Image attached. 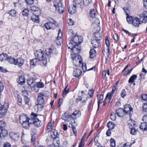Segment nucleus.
<instances>
[{
    "label": "nucleus",
    "instance_id": "obj_1",
    "mask_svg": "<svg viewBox=\"0 0 147 147\" xmlns=\"http://www.w3.org/2000/svg\"><path fill=\"white\" fill-rule=\"evenodd\" d=\"M53 50L51 49H47L46 50L45 54L44 53V52L41 50H38L36 51L35 55L36 58L38 61L43 60V64L46 66L47 64V58L49 59L51 57L50 55L52 52Z\"/></svg>",
    "mask_w": 147,
    "mask_h": 147
},
{
    "label": "nucleus",
    "instance_id": "obj_2",
    "mask_svg": "<svg viewBox=\"0 0 147 147\" xmlns=\"http://www.w3.org/2000/svg\"><path fill=\"white\" fill-rule=\"evenodd\" d=\"M83 37L82 36H78L76 35L72 37L71 40L69 42L67 45L68 48H71L73 45H78V44L80 43L83 41Z\"/></svg>",
    "mask_w": 147,
    "mask_h": 147
},
{
    "label": "nucleus",
    "instance_id": "obj_3",
    "mask_svg": "<svg viewBox=\"0 0 147 147\" xmlns=\"http://www.w3.org/2000/svg\"><path fill=\"white\" fill-rule=\"evenodd\" d=\"M37 114L32 112L31 114L30 121L32 122L34 125L37 127H39L41 125V121L37 118Z\"/></svg>",
    "mask_w": 147,
    "mask_h": 147
},
{
    "label": "nucleus",
    "instance_id": "obj_4",
    "mask_svg": "<svg viewBox=\"0 0 147 147\" xmlns=\"http://www.w3.org/2000/svg\"><path fill=\"white\" fill-rule=\"evenodd\" d=\"M38 104L36 105L38 110H41L43 107V104L45 102L44 97L43 95L39 93L38 94V98L37 99Z\"/></svg>",
    "mask_w": 147,
    "mask_h": 147
},
{
    "label": "nucleus",
    "instance_id": "obj_5",
    "mask_svg": "<svg viewBox=\"0 0 147 147\" xmlns=\"http://www.w3.org/2000/svg\"><path fill=\"white\" fill-rule=\"evenodd\" d=\"M53 6L58 10L59 13H62L64 10V8L62 5L61 2L60 0H54Z\"/></svg>",
    "mask_w": 147,
    "mask_h": 147
},
{
    "label": "nucleus",
    "instance_id": "obj_6",
    "mask_svg": "<svg viewBox=\"0 0 147 147\" xmlns=\"http://www.w3.org/2000/svg\"><path fill=\"white\" fill-rule=\"evenodd\" d=\"M8 105L7 103H5L3 106L0 103V118L3 117L5 115V113L7 111L8 108Z\"/></svg>",
    "mask_w": 147,
    "mask_h": 147
},
{
    "label": "nucleus",
    "instance_id": "obj_7",
    "mask_svg": "<svg viewBox=\"0 0 147 147\" xmlns=\"http://www.w3.org/2000/svg\"><path fill=\"white\" fill-rule=\"evenodd\" d=\"M74 55V54H71V57L73 58V63L75 66H78V64L80 66V64H81L82 63V61L80 60L81 59V56L80 55H75L73 57V56Z\"/></svg>",
    "mask_w": 147,
    "mask_h": 147
},
{
    "label": "nucleus",
    "instance_id": "obj_8",
    "mask_svg": "<svg viewBox=\"0 0 147 147\" xmlns=\"http://www.w3.org/2000/svg\"><path fill=\"white\" fill-rule=\"evenodd\" d=\"M68 49H70L71 51H73V52L74 54H73L74 55V56H73V57L75 55H77L79 54L80 51V48L77 45H73V46H72V47H71V48Z\"/></svg>",
    "mask_w": 147,
    "mask_h": 147
},
{
    "label": "nucleus",
    "instance_id": "obj_9",
    "mask_svg": "<svg viewBox=\"0 0 147 147\" xmlns=\"http://www.w3.org/2000/svg\"><path fill=\"white\" fill-rule=\"evenodd\" d=\"M132 110L131 106L129 104H127L125 105L124 110H123L125 113H129L130 117L132 113Z\"/></svg>",
    "mask_w": 147,
    "mask_h": 147
},
{
    "label": "nucleus",
    "instance_id": "obj_10",
    "mask_svg": "<svg viewBox=\"0 0 147 147\" xmlns=\"http://www.w3.org/2000/svg\"><path fill=\"white\" fill-rule=\"evenodd\" d=\"M54 25L55 26L57 25V22L53 19H52L50 22H47L44 25L45 27L47 29H50L52 27V24Z\"/></svg>",
    "mask_w": 147,
    "mask_h": 147
},
{
    "label": "nucleus",
    "instance_id": "obj_11",
    "mask_svg": "<svg viewBox=\"0 0 147 147\" xmlns=\"http://www.w3.org/2000/svg\"><path fill=\"white\" fill-rule=\"evenodd\" d=\"M140 20L142 22L145 23L147 22V11H144L140 15Z\"/></svg>",
    "mask_w": 147,
    "mask_h": 147
},
{
    "label": "nucleus",
    "instance_id": "obj_12",
    "mask_svg": "<svg viewBox=\"0 0 147 147\" xmlns=\"http://www.w3.org/2000/svg\"><path fill=\"white\" fill-rule=\"evenodd\" d=\"M31 12L33 14L40 15L41 13V11L37 7L33 6L30 7Z\"/></svg>",
    "mask_w": 147,
    "mask_h": 147
},
{
    "label": "nucleus",
    "instance_id": "obj_13",
    "mask_svg": "<svg viewBox=\"0 0 147 147\" xmlns=\"http://www.w3.org/2000/svg\"><path fill=\"white\" fill-rule=\"evenodd\" d=\"M9 136L11 139L16 141L18 140L20 136V135L18 133H15L14 132L10 133Z\"/></svg>",
    "mask_w": 147,
    "mask_h": 147
},
{
    "label": "nucleus",
    "instance_id": "obj_14",
    "mask_svg": "<svg viewBox=\"0 0 147 147\" xmlns=\"http://www.w3.org/2000/svg\"><path fill=\"white\" fill-rule=\"evenodd\" d=\"M132 24L133 26L135 27H139V25L140 24L142 21L140 20V19L136 17L134 18L133 20Z\"/></svg>",
    "mask_w": 147,
    "mask_h": 147
},
{
    "label": "nucleus",
    "instance_id": "obj_15",
    "mask_svg": "<svg viewBox=\"0 0 147 147\" xmlns=\"http://www.w3.org/2000/svg\"><path fill=\"white\" fill-rule=\"evenodd\" d=\"M76 7L74 4L70 6L68 9L69 13L71 14H74L76 11Z\"/></svg>",
    "mask_w": 147,
    "mask_h": 147
},
{
    "label": "nucleus",
    "instance_id": "obj_16",
    "mask_svg": "<svg viewBox=\"0 0 147 147\" xmlns=\"http://www.w3.org/2000/svg\"><path fill=\"white\" fill-rule=\"evenodd\" d=\"M81 115V112L78 110L75 111L71 115V117L73 120L79 117Z\"/></svg>",
    "mask_w": 147,
    "mask_h": 147
},
{
    "label": "nucleus",
    "instance_id": "obj_17",
    "mask_svg": "<svg viewBox=\"0 0 147 147\" xmlns=\"http://www.w3.org/2000/svg\"><path fill=\"white\" fill-rule=\"evenodd\" d=\"M30 119L26 122H24L21 123L22 126L25 128L26 129H28L29 128L30 125L32 124V122L30 121Z\"/></svg>",
    "mask_w": 147,
    "mask_h": 147
},
{
    "label": "nucleus",
    "instance_id": "obj_18",
    "mask_svg": "<svg viewBox=\"0 0 147 147\" xmlns=\"http://www.w3.org/2000/svg\"><path fill=\"white\" fill-rule=\"evenodd\" d=\"M24 61L23 59L21 57L18 58L16 61V64L15 65H17L19 67H21L24 64Z\"/></svg>",
    "mask_w": 147,
    "mask_h": 147
},
{
    "label": "nucleus",
    "instance_id": "obj_19",
    "mask_svg": "<svg viewBox=\"0 0 147 147\" xmlns=\"http://www.w3.org/2000/svg\"><path fill=\"white\" fill-rule=\"evenodd\" d=\"M116 113L118 116L120 117H123L125 115L123 110L121 108L117 109L116 110Z\"/></svg>",
    "mask_w": 147,
    "mask_h": 147
},
{
    "label": "nucleus",
    "instance_id": "obj_20",
    "mask_svg": "<svg viewBox=\"0 0 147 147\" xmlns=\"http://www.w3.org/2000/svg\"><path fill=\"white\" fill-rule=\"evenodd\" d=\"M19 119L20 123H21L23 122H26V121L29 120L30 118L27 117L26 115L23 114L20 116Z\"/></svg>",
    "mask_w": 147,
    "mask_h": 147
},
{
    "label": "nucleus",
    "instance_id": "obj_21",
    "mask_svg": "<svg viewBox=\"0 0 147 147\" xmlns=\"http://www.w3.org/2000/svg\"><path fill=\"white\" fill-rule=\"evenodd\" d=\"M91 43L94 48H96L98 47L99 46V39H95L93 40H92Z\"/></svg>",
    "mask_w": 147,
    "mask_h": 147
},
{
    "label": "nucleus",
    "instance_id": "obj_22",
    "mask_svg": "<svg viewBox=\"0 0 147 147\" xmlns=\"http://www.w3.org/2000/svg\"><path fill=\"white\" fill-rule=\"evenodd\" d=\"M82 71L78 69H76L73 71V75L74 77L78 78L81 74Z\"/></svg>",
    "mask_w": 147,
    "mask_h": 147
},
{
    "label": "nucleus",
    "instance_id": "obj_23",
    "mask_svg": "<svg viewBox=\"0 0 147 147\" xmlns=\"http://www.w3.org/2000/svg\"><path fill=\"white\" fill-rule=\"evenodd\" d=\"M92 0H83L82 4L80 5V8H83L84 6H88L90 4Z\"/></svg>",
    "mask_w": 147,
    "mask_h": 147
},
{
    "label": "nucleus",
    "instance_id": "obj_24",
    "mask_svg": "<svg viewBox=\"0 0 147 147\" xmlns=\"http://www.w3.org/2000/svg\"><path fill=\"white\" fill-rule=\"evenodd\" d=\"M128 127L129 128H135L136 127L135 122L132 119L129 120L128 121Z\"/></svg>",
    "mask_w": 147,
    "mask_h": 147
},
{
    "label": "nucleus",
    "instance_id": "obj_25",
    "mask_svg": "<svg viewBox=\"0 0 147 147\" xmlns=\"http://www.w3.org/2000/svg\"><path fill=\"white\" fill-rule=\"evenodd\" d=\"M17 80L20 84H22L25 82V77L24 76H20Z\"/></svg>",
    "mask_w": 147,
    "mask_h": 147
},
{
    "label": "nucleus",
    "instance_id": "obj_26",
    "mask_svg": "<svg viewBox=\"0 0 147 147\" xmlns=\"http://www.w3.org/2000/svg\"><path fill=\"white\" fill-rule=\"evenodd\" d=\"M7 61H8V62L11 63L15 64H16V60L13 57L11 56H8Z\"/></svg>",
    "mask_w": 147,
    "mask_h": 147
},
{
    "label": "nucleus",
    "instance_id": "obj_27",
    "mask_svg": "<svg viewBox=\"0 0 147 147\" xmlns=\"http://www.w3.org/2000/svg\"><path fill=\"white\" fill-rule=\"evenodd\" d=\"M8 57L6 53H2L0 55V60L1 61H5L7 60Z\"/></svg>",
    "mask_w": 147,
    "mask_h": 147
},
{
    "label": "nucleus",
    "instance_id": "obj_28",
    "mask_svg": "<svg viewBox=\"0 0 147 147\" xmlns=\"http://www.w3.org/2000/svg\"><path fill=\"white\" fill-rule=\"evenodd\" d=\"M39 15L33 14L31 18L33 22L38 23V16Z\"/></svg>",
    "mask_w": 147,
    "mask_h": 147
},
{
    "label": "nucleus",
    "instance_id": "obj_29",
    "mask_svg": "<svg viewBox=\"0 0 147 147\" xmlns=\"http://www.w3.org/2000/svg\"><path fill=\"white\" fill-rule=\"evenodd\" d=\"M126 15H127L126 19L128 23L129 24H132L134 18L129 16L127 12H126Z\"/></svg>",
    "mask_w": 147,
    "mask_h": 147
},
{
    "label": "nucleus",
    "instance_id": "obj_30",
    "mask_svg": "<svg viewBox=\"0 0 147 147\" xmlns=\"http://www.w3.org/2000/svg\"><path fill=\"white\" fill-rule=\"evenodd\" d=\"M140 129L144 131L147 130V123L144 122L142 123L140 126Z\"/></svg>",
    "mask_w": 147,
    "mask_h": 147
},
{
    "label": "nucleus",
    "instance_id": "obj_31",
    "mask_svg": "<svg viewBox=\"0 0 147 147\" xmlns=\"http://www.w3.org/2000/svg\"><path fill=\"white\" fill-rule=\"evenodd\" d=\"M96 55V51L93 49H91L90 52V57L91 58H93Z\"/></svg>",
    "mask_w": 147,
    "mask_h": 147
},
{
    "label": "nucleus",
    "instance_id": "obj_32",
    "mask_svg": "<svg viewBox=\"0 0 147 147\" xmlns=\"http://www.w3.org/2000/svg\"><path fill=\"white\" fill-rule=\"evenodd\" d=\"M1 136L0 138L5 136L7 134V131L5 129L4 127H2L1 128Z\"/></svg>",
    "mask_w": 147,
    "mask_h": 147
},
{
    "label": "nucleus",
    "instance_id": "obj_33",
    "mask_svg": "<svg viewBox=\"0 0 147 147\" xmlns=\"http://www.w3.org/2000/svg\"><path fill=\"white\" fill-rule=\"evenodd\" d=\"M96 14L95 11L94 9H90L89 15L90 17L93 18H94Z\"/></svg>",
    "mask_w": 147,
    "mask_h": 147
},
{
    "label": "nucleus",
    "instance_id": "obj_34",
    "mask_svg": "<svg viewBox=\"0 0 147 147\" xmlns=\"http://www.w3.org/2000/svg\"><path fill=\"white\" fill-rule=\"evenodd\" d=\"M137 78V76L136 75H134L132 76L128 80V83L132 84L134 82V80Z\"/></svg>",
    "mask_w": 147,
    "mask_h": 147
},
{
    "label": "nucleus",
    "instance_id": "obj_35",
    "mask_svg": "<svg viewBox=\"0 0 147 147\" xmlns=\"http://www.w3.org/2000/svg\"><path fill=\"white\" fill-rule=\"evenodd\" d=\"M53 121L52 122L51 121L47 125V130L49 131H51L52 130L53 126Z\"/></svg>",
    "mask_w": 147,
    "mask_h": 147
},
{
    "label": "nucleus",
    "instance_id": "obj_36",
    "mask_svg": "<svg viewBox=\"0 0 147 147\" xmlns=\"http://www.w3.org/2000/svg\"><path fill=\"white\" fill-rule=\"evenodd\" d=\"M70 123H69V127H70V125L71 127V128L72 129L73 132H74V134L75 136H76L77 134V130L76 128L74 127L73 125V123H72V122L70 121Z\"/></svg>",
    "mask_w": 147,
    "mask_h": 147
},
{
    "label": "nucleus",
    "instance_id": "obj_37",
    "mask_svg": "<svg viewBox=\"0 0 147 147\" xmlns=\"http://www.w3.org/2000/svg\"><path fill=\"white\" fill-rule=\"evenodd\" d=\"M83 97L82 96H78V98H77L76 99V103H78V102L80 101H81L82 100H83L82 102L83 103H85L86 102V100L84 99L83 98Z\"/></svg>",
    "mask_w": 147,
    "mask_h": 147
},
{
    "label": "nucleus",
    "instance_id": "obj_38",
    "mask_svg": "<svg viewBox=\"0 0 147 147\" xmlns=\"http://www.w3.org/2000/svg\"><path fill=\"white\" fill-rule=\"evenodd\" d=\"M70 115L67 113H65L63 114L61 116L62 119L65 120H67L70 117Z\"/></svg>",
    "mask_w": 147,
    "mask_h": 147
},
{
    "label": "nucleus",
    "instance_id": "obj_39",
    "mask_svg": "<svg viewBox=\"0 0 147 147\" xmlns=\"http://www.w3.org/2000/svg\"><path fill=\"white\" fill-rule=\"evenodd\" d=\"M115 125L111 122L108 123L107 125V127L110 129H113L114 128Z\"/></svg>",
    "mask_w": 147,
    "mask_h": 147
},
{
    "label": "nucleus",
    "instance_id": "obj_40",
    "mask_svg": "<svg viewBox=\"0 0 147 147\" xmlns=\"http://www.w3.org/2000/svg\"><path fill=\"white\" fill-rule=\"evenodd\" d=\"M37 61H38L37 59L36 58L33 59L30 61V64L32 66H33L35 65L37 62Z\"/></svg>",
    "mask_w": 147,
    "mask_h": 147
},
{
    "label": "nucleus",
    "instance_id": "obj_41",
    "mask_svg": "<svg viewBox=\"0 0 147 147\" xmlns=\"http://www.w3.org/2000/svg\"><path fill=\"white\" fill-rule=\"evenodd\" d=\"M94 35L95 39H99V41L101 39V35L98 32H94Z\"/></svg>",
    "mask_w": 147,
    "mask_h": 147
},
{
    "label": "nucleus",
    "instance_id": "obj_42",
    "mask_svg": "<svg viewBox=\"0 0 147 147\" xmlns=\"http://www.w3.org/2000/svg\"><path fill=\"white\" fill-rule=\"evenodd\" d=\"M115 90H112L111 93H108L106 96V98H108L110 100L111 98L112 95L115 93Z\"/></svg>",
    "mask_w": 147,
    "mask_h": 147
},
{
    "label": "nucleus",
    "instance_id": "obj_43",
    "mask_svg": "<svg viewBox=\"0 0 147 147\" xmlns=\"http://www.w3.org/2000/svg\"><path fill=\"white\" fill-rule=\"evenodd\" d=\"M74 2L77 5V6L78 7L80 8V5L82 4V0H74Z\"/></svg>",
    "mask_w": 147,
    "mask_h": 147
},
{
    "label": "nucleus",
    "instance_id": "obj_44",
    "mask_svg": "<svg viewBox=\"0 0 147 147\" xmlns=\"http://www.w3.org/2000/svg\"><path fill=\"white\" fill-rule=\"evenodd\" d=\"M36 86L38 88H42L44 87V84L42 82H39L36 83Z\"/></svg>",
    "mask_w": 147,
    "mask_h": 147
},
{
    "label": "nucleus",
    "instance_id": "obj_45",
    "mask_svg": "<svg viewBox=\"0 0 147 147\" xmlns=\"http://www.w3.org/2000/svg\"><path fill=\"white\" fill-rule=\"evenodd\" d=\"M130 134L132 135H135L137 133V131L135 129V128H130Z\"/></svg>",
    "mask_w": 147,
    "mask_h": 147
},
{
    "label": "nucleus",
    "instance_id": "obj_46",
    "mask_svg": "<svg viewBox=\"0 0 147 147\" xmlns=\"http://www.w3.org/2000/svg\"><path fill=\"white\" fill-rule=\"evenodd\" d=\"M110 146L111 147H115V141L113 138H111L110 140Z\"/></svg>",
    "mask_w": 147,
    "mask_h": 147
},
{
    "label": "nucleus",
    "instance_id": "obj_47",
    "mask_svg": "<svg viewBox=\"0 0 147 147\" xmlns=\"http://www.w3.org/2000/svg\"><path fill=\"white\" fill-rule=\"evenodd\" d=\"M8 13L12 17L16 16V12L13 10H11Z\"/></svg>",
    "mask_w": 147,
    "mask_h": 147
},
{
    "label": "nucleus",
    "instance_id": "obj_48",
    "mask_svg": "<svg viewBox=\"0 0 147 147\" xmlns=\"http://www.w3.org/2000/svg\"><path fill=\"white\" fill-rule=\"evenodd\" d=\"M69 90V88L68 87L67 85L64 90L63 92V95H65L67 94L69 92L68 91Z\"/></svg>",
    "mask_w": 147,
    "mask_h": 147
},
{
    "label": "nucleus",
    "instance_id": "obj_49",
    "mask_svg": "<svg viewBox=\"0 0 147 147\" xmlns=\"http://www.w3.org/2000/svg\"><path fill=\"white\" fill-rule=\"evenodd\" d=\"M98 136H96L94 139V141L95 143V144L98 147H99L100 146V144L98 142Z\"/></svg>",
    "mask_w": 147,
    "mask_h": 147
},
{
    "label": "nucleus",
    "instance_id": "obj_50",
    "mask_svg": "<svg viewBox=\"0 0 147 147\" xmlns=\"http://www.w3.org/2000/svg\"><path fill=\"white\" fill-rule=\"evenodd\" d=\"M29 13V11L27 9H25L22 12V14L24 16H28Z\"/></svg>",
    "mask_w": 147,
    "mask_h": 147
},
{
    "label": "nucleus",
    "instance_id": "obj_51",
    "mask_svg": "<svg viewBox=\"0 0 147 147\" xmlns=\"http://www.w3.org/2000/svg\"><path fill=\"white\" fill-rule=\"evenodd\" d=\"M110 118L112 120L114 121L116 119L115 114L114 112H112L110 115Z\"/></svg>",
    "mask_w": 147,
    "mask_h": 147
},
{
    "label": "nucleus",
    "instance_id": "obj_52",
    "mask_svg": "<svg viewBox=\"0 0 147 147\" xmlns=\"http://www.w3.org/2000/svg\"><path fill=\"white\" fill-rule=\"evenodd\" d=\"M126 92L125 89H123L121 93V96L122 97L124 98L126 96Z\"/></svg>",
    "mask_w": 147,
    "mask_h": 147
},
{
    "label": "nucleus",
    "instance_id": "obj_53",
    "mask_svg": "<svg viewBox=\"0 0 147 147\" xmlns=\"http://www.w3.org/2000/svg\"><path fill=\"white\" fill-rule=\"evenodd\" d=\"M39 93H41L43 95V96H48L49 95V93L48 91H45L43 92H40Z\"/></svg>",
    "mask_w": 147,
    "mask_h": 147
},
{
    "label": "nucleus",
    "instance_id": "obj_54",
    "mask_svg": "<svg viewBox=\"0 0 147 147\" xmlns=\"http://www.w3.org/2000/svg\"><path fill=\"white\" fill-rule=\"evenodd\" d=\"M35 0H26L27 4L29 5H32L34 4Z\"/></svg>",
    "mask_w": 147,
    "mask_h": 147
},
{
    "label": "nucleus",
    "instance_id": "obj_55",
    "mask_svg": "<svg viewBox=\"0 0 147 147\" xmlns=\"http://www.w3.org/2000/svg\"><path fill=\"white\" fill-rule=\"evenodd\" d=\"M62 36V33L61 32V31L60 29L59 30L58 33V36L57 37V39L58 40L60 39Z\"/></svg>",
    "mask_w": 147,
    "mask_h": 147
},
{
    "label": "nucleus",
    "instance_id": "obj_56",
    "mask_svg": "<svg viewBox=\"0 0 147 147\" xmlns=\"http://www.w3.org/2000/svg\"><path fill=\"white\" fill-rule=\"evenodd\" d=\"M57 134V131H52L51 132V135L52 137L55 138L56 136V135Z\"/></svg>",
    "mask_w": 147,
    "mask_h": 147
},
{
    "label": "nucleus",
    "instance_id": "obj_57",
    "mask_svg": "<svg viewBox=\"0 0 147 147\" xmlns=\"http://www.w3.org/2000/svg\"><path fill=\"white\" fill-rule=\"evenodd\" d=\"M6 125V123L4 121L0 120V128L4 127Z\"/></svg>",
    "mask_w": 147,
    "mask_h": 147
},
{
    "label": "nucleus",
    "instance_id": "obj_58",
    "mask_svg": "<svg viewBox=\"0 0 147 147\" xmlns=\"http://www.w3.org/2000/svg\"><path fill=\"white\" fill-rule=\"evenodd\" d=\"M143 110L144 111L147 112V103H144L143 106Z\"/></svg>",
    "mask_w": 147,
    "mask_h": 147
},
{
    "label": "nucleus",
    "instance_id": "obj_59",
    "mask_svg": "<svg viewBox=\"0 0 147 147\" xmlns=\"http://www.w3.org/2000/svg\"><path fill=\"white\" fill-rule=\"evenodd\" d=\"M82 64V70L83 71H85L86 70V64L82 63V64Z\"/></svg>",
    "mask_w": 147,
    "mask_h": 147
},
{
    "label": "nucleus",
    "instance_id": "obj_60",
    "mask_svg": "<svg viewBox=\"0 0 147 147\" xmlns=\"http://www.w3.org/2000/svg\"><path fill=\"white\" fill-rule=\"evenodd\" d=\"M94 93V90H91L89 91V92L88 93V94L89 95V96L90 97V98L92 97Z\"/></svg>",
    "mask_w": 147,
    "mask_h": 147
},
{
    "label": "nucleus",
    "instance_id": "obj_61",
    "mask_svg": "<svg viewBox=\"0 0 147 147\" xmlns=\"http://www.w3.org/2000/svg\"><path fill=\"white\" fill-rule=\"evenodd\" d=\"M22 94L25 97H27L28 95V92L26 90H24L22 91Z\"/></svg>",
    "mask_w": 147,
    "mask_h": 147
},
{
    "label": "nucleus",
    "instance_id": "obj_62",
    "mask_svg": "<svg viewBox=\"0 0 147 147\" xmlns=\"http://www.w3.org/2000/svg\"><path fill=\"white\" fill-rule=\"evenodd\" d=\"M142 99L145 101H147V95L143 94L142 96Z\"/></svg>",
    "mask_w": 147,
    "mask_h": 147
},
{
    "label": "nucleus",
    "instance_id": "obj_63",
    "mask_svg": "<svg viewBox=\"0 0 147 147\" xmlns=\"http://www.w3.org/2000/svg\"><path fill=\"white\" fill-rule=\"evenodd\" d=\"M69 21L68 22V24L69 26H72L74 25V21L71 19H69Z\"/></svg>",
    "mask_w": 147,
    "mask_h": 147
},
{
    "label": "nucleus",
    "instance_id": "obj_64",
    "mask_svg": "<svg viewBox=\"0 0 147 147\" xmlns=\"http://www.w3.org/2000/svg\"><path fill=\"white\" fill-rule=\"evenodd\" d=\"M143 4L144 7L147 9V0H143Z\"/></svg>",
    "mask_w": 147,
    "mask_h": 147
}]
</instances>
